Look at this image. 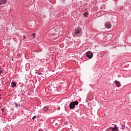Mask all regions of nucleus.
<instances>
[{
    "label": "nucleus",
    "instance_id": "nucleus-16",
    "mask_svg": "<svg viewBox=\"0 0 131 131\" xmlns=\"http://www.w3.org/2000/svg\"><path fill=\"white\" fill-rule=\"evenodd\" d=\"M24 37V40H25V39H26V37L25 36H23Z\"/></svg>",
    "mask_w": 131,
    "mask_h": 131
},
{
    "label": "nucleus",
    "instance_id": "nucleus-8",
    "mask_svg": "<svg viewBox=\"0 0 131 131\" xmlns=\"http://www.w3.org/2000/svg\"><path fill=\"white\" fill-rule=\"evenodd\" d=\"M11 88H15V86H17V84L15 82H11Z\"/></svg>",
    "mask_w": 131,
    "mask_h": 131
},
{
    "label": "nucleus",
    "instance_id": "nucleus-11",
    "mask_svg": "<svg viewBox=\"0 0 131 131\" xmlns=\"http://www.w3.org/2000/svg\"><path fill=\"white\" fill-rule=\"evenodd\" d=\"M88 15H89V12H86L83 13L84 17H88Z\"/></svg>",
    "mask_w": 131,
    "mask_h": 131
},
{
    "label": "nucleus",
    "instance_id": "nucleus-5",
    "mask_svg": "<svg viewBox=\"0 0 131 131\" xmlns=\"http://www.w3.org/2000/svg\"><path fill=\"white\" fill-rule=\"evenodd\" d=\"M114 83H115L116 86L118 88H120V86H121V84H120V82L118 81L117 80H115Z\"/></svg>",
    "mask_w": 131,
    "mask_h": 131
},
{
    "label": "nucleus",
    "instance_id": "nucleus-10",
    "mask_svg": "<svg viewBox=\"0 0 131 131\" xmlns=\"http://www.w3.org/2000/svg\"><path fill=\"white\" fill-rule=\"evenodd\" d=\"M15 107H21V104L20 103H17V102L14 103Z\"/></svg>",
    "mask_w": 131,
    "mask_h": 131
},
{
    "label": "nucleus",
    "instance_id": "nucleus-9",
    "mask_svg": "<svg viewBox=\"0 0 131 131\" xmlns=\"http://www.w3.org/2000/svg\"><path fill=\"white\" fill-rule=\"evenodd\" d=\"M43 109L45 111H48V110H49V106H44Z\"/></svg>",
    "mask_w": 131,
    "mask_h": 131
},
{
    "label": "nucleus",
    "instance_id": "nucleus-7",
    "mask_svg": "<svg viewBox=\"0 0 131 131\" xmlns=\"http://www.w3.org/2000/svg\"><path fill=\"white\" fill-rule=\"evenodd\" d=\"M7 2H8V0H0V5L2 6V5H6L7 4Z\"/></svg>",
    "mask_w": 131,
    "mask_h": 131
},
{
    "label": "nucleus",
    "instance_id": "nucleus-20",
    "mask_svg": "<svg viewBox=\"0 0 131 131\" xmlns=\"http://www.w3.org/2000/svg\"><path fill=\"white\" fill-rule=\"evenodd\" d=\"M115 2V1H116V0H114Z\"/></svg>",
    "mask_w": 131,
    "mask_h": 131
},
{
    "label": "nucleus",
    "instance_id": "nucleus-1",
    "mask_svg": "<svg viewBox=\"0 0 131 131\" xmlns=\"http://www.w3.org/2000/svg\"><path fill=\"white\" fill-rule=\"evenodd\" d=\"M78 101L71 102L69 105L70 109H74V108H75V106H77V105H78Z\"/></svg>",
    "mask_w": 131,
    "mask_h": 131
},
{
    "label": "nucleus",
    "instance_id": "nucleus-6",
    "mask_svg": "<svg viewBox=\"0 0 131 131\" xmlns=\"http://www.w3.org/2000/svg\"><path fill=\"white\" fill-rule=\"evenodd\" d=\"M105 27L106 28H107V29L111 28V23H106L105 24Z\"/></svg>",
    "mask_w": 131,
    "mask_h": 131
},
{
    "label": "nucleus",
    "instance_id": "nucleus-15",
    "mask_svg": "<svg viewBox=\"0 0 131 131\" xmlns=\"http://www.w3.org/2000/svg\"><path fill=\"white\" fill-rule=\"evenodd\" d=\"M11 118L12 119H14V118H16V116H11Z\"/></svg>",
    "mask_w": 131,
    "mask_h": 131
},
{
    "label": "nucleus",
    "instance_id": "nucleus-13",
    "mask_svg": "<svg viewBox=\"0 0 131 131\" xmlns=\"http://www.w3.org/2000/svg\"><path fill=\"white\" fill-rule=\"evenodd\" d=\"M32 36L33 38H35V33H33L32 34Z\"/></svg>",
    "mask_w": 131,
    "mask_h": 131
},
{
    "label": "nucleus",
    "instance_id": "nucleus-17",
    "mask_svg": "<svg viewBox=\"0 0 131 131\" xmlns=\"http://www.w3.org/2000/svg\"><path fill=\"white\" fill-rule=\"evenodd\" d=\"M37 74H38V75H40V74H41V72H38Z\"/></svg>",
    "mask_w": 131,
    "mask_h": 131
},
{
    "label": "nucleus",
    "instance_id": "nucleus-21",
    "mask_svg": "<svg viewBox=\"0 0 131 131\" xmlns=\"http://www.w3.org/2000/svg\"><path fill=\"white\" fill-rule=\"evenodd\" d=\"M0 108H1V106H0Z\"/></svg>",
    "mask_w": 131,
    "mask_h": 131
},
{
    "label": "nucleus",
    "instance_id": "nucleus-4",
    "mask_svg": "<svg viewBox=\"0 0 131 131\" xmlns=\"http://www.w3.org/2000/svg\"><path fill=\"white\" fill-rule=\"evenodd\" d=\"M108 131H119L118 130V128H117V126H115L114 127H110L108 129Z\"/></svg>",
    "mask_w": 131,
    "mask_h": 131
},
{
    "label": "nucleus",
    "instance_id": "nucleus-14",
    "mask_svg": "<svg viewBox=\"0 0 131 131\" xmlns=\"http://www.w3.org/2000/svg\"><path fill=\"white\" fill-rule=\"evenodd\" d=\"M3 72V69L0 68V74Z\"/></svg>",
    "mask_w": 131,
    "mask_h": 131
},
{
    "label": "nucleus",
    "instance_id": "nucleus-18",
    "mask_svg": "<svg viewBox=\"0 0 131 131\" xmlns=\"http://www.w3.org/2000/svg\"><path fill=\"white\" fill-rule=\"evenodd\" d=\"M36 117V116H34L33 118H32V119H35Z\"/></svg>",
    "mask_w": 131,
    "mask_h": 131
},
{
    "label": "nucleus",
    "instance_id": "nucleus-19",
    "mask_svg": "<svg viewBox=\"0 0 131 131\" xmlns=\"http://www.w3.org/2000/svg\"><path fill=\"white\" fill-rule=\"evenodd\" d=\"M121 128L122 129H123V128H124V125H123Z\"/></svg>",
    "mask_w": 131,
    "mask_h": 131
},
{
    "label": "nucleus",
    "instance_id": "nucleus-2",
    "mask_svg": "<svg viewBox=\"0 0 131 131\" xmlns=\"http://www.w3.org/2000/svg\"><path fill=\"white\" fill-rule=\"evenodd\" d=\"M94 56V54L91 51H88L86 53V56L87 58H89V59H92Z\"/></svg>",
    "mask_w": 131,
    "mask_h": 131
},
{
    "label": "nucleus",
    "instance_id": "nucleus-12",
    "mask_svg": "<svg viewBox=\"0 0 131 131\" xmlns=\"http://www.w3.org/2000/svg\"><path fill=\"white\" fill-rule=\"evenodd\" d=\"M50 3H51V4H53V5H55V4H56V1H50Z\"/></svg>",
    "mask_w": 131,
    "mask_h": 131
},
{
    "label": "nucleus",
    "instance_id": "nucleus-3",
    "mask_svg": "<svg viewBox=\"0 0 131 131\" xmlns=\"http://www.w3.org/2000/svg\"><path fill=\"white\" fill-rule=\"evenodd\" d=\"M81 32V29L80 28H77L76 29L74 35H77V34H80Z\"/></svg>",
    "mask_w": 131,
    "mask_h": 131
}]
</instances>
